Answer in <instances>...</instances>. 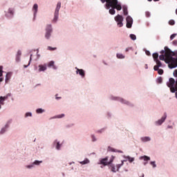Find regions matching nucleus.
Returning a JSON list of instances; mask_svg holds the SVG:
<instances>
[{
    "instance_id": "nucleus-1",
    "label": "nucleus",
    "mask_w": 177,
    "mask_h": 177,
    "mask_svg": "<svg viewBox=\"0 0 177 177\" xmlns=\"http://www.w3.org/2000/svg\"><path fill=\"white\" fill-rule=\"evenodd\" d=\"M102 3H106L104 5V8L109 10V13L111 15H114L116 13L115 9L118 11L122 10V6L118 0H100Z\"/></svg>"
},
{
    "instance_id": "nucleus-2",
    "label": "nucleus",
    "mask_w": 177,
    "mask_h": 177,
    "mask_svg": "<svg viewBox=\"0 0 177 177\" xmlns=\"http://www.w3.org/2000/svg\"><path fill=\"white\" fill-rule=\"evenodd\" d=\"M166 49V59L165 63L168 64V67L171 69L177 67V58L172 57L174 55V53L171 52L168 47Z\"/></svg>"
},
{
    "instance_id": "nucleus-3",
    "label": "nucleus",
    "mask_w": 177,
    "mask_h": 177,
    "mask_svg": "<svg viewBox=\"0 0 177 177\" xmlns=\"http://www.w3.org/2000/svg\"><path fill=\"white\" fill-rule=\"evenodd\" d=\"M114 20L118 23V26H119V28L122 27V22L124 21L122 15L118 14V15H116V17H114Z\"/></svg>"
},
{
    "instance_id": "nucleus-4",
    "label": "nucleus",
    "mask_w": 177,
    "mask_h": 177,
    "mask_svg": "<svg viewBox=\"0 0 177 177\" xmlns=\"http://www.w3.org/2000/svg\"><path fill=\"white\" fill-rule=\"evenodd\" d=\"M124 160H122L120 164L117 165L116 166H114V165H111L110 166L111 171L113 173H115L119 171V169L122 167L124 165Z\"/></svg>"
},
{
    "instance_id": "nucleus-5",
    "label": "nucleus",
    "mask_w": 177,
    "mask_h": 177,
    "mask_svg": "<svg viewBox=\"0 0 177 177\" xmlns=\"http://www.w3.org/2000/svg\"><path fill=\"white\" fill-rule=\"evenodd\" d=\"M61 6H62V3L59 2L57 5V7H56L55 11V14H54L53 21H55V22L57 21V19L59 17V11L61 8Z\"/></svg>"
},
{
    "instance_id": "nucleus-6",
    "label": "nucleus",
    "mask_w": 177,
    "mask_h": 177,
    "mask_svg": "<svg viewBox=\"0 0 177 177\" xmlns=\"http://www.w3.org/2000/svg\"><path fill=\"white\" fill-rule=\"evenodd\" d=\"M126 27L127 28H132V25L133 24V19L131 17H130V15H128V17L126 18Z\"/></svg>"
},
{
    "instance_id": "nucleus-7",
    "label": "nucleus",
    "mask_w": 177,
    "mask_h": 177,
    "mask_svg": "<svg viewBox=\"0 0 177 177\" xmlns=\"http://www.w3.org/2000/svg\"><path fill=\"white\" fill-rule=\"evenodd\" d=\"M46 30V35H45V37L46 39H49L50 37V34L52 32L51 25H48Z\"/></svg>"
},
{
    "instance_id": "nucleus-8",
    "label": "nucleus",
    "mask_w": 177,
    "mask_h": 177,
    "mask_svg": "<svg viewBox=\"0 0 177 177\" xmlns=\"http://www.w3.org/2000/svg\"><path fill=\"white\" fill-rule=\"evenodd\" d=\"M175 84H176V81L172 77L169 78V82H167L168 88L175 86Z\"/></svg>"
},
{
    "instance_id": "nucleus-9",
    "label": "nucleus",
    "mask_w": 177,
    "mask_h": 177,
    "mask_svg": "<svg viewBox=\"0 0 177 177\" xmlns=\"http://www.w3.org/2000/svg\"><path fill=\"white\" fill-rule=\"evenodd\" d=\"M167 113H165L163 116L160 118V120L156 121V123L158 124V125H161L163 122H165V119L167 118Z\"/></svg>"
},
{
    "instance_id": "nucleus-10",
    "label": "nucleus",
    "mask_w": 177,
    "mask_h": 177,
    "mask_svg": "<svg viewBox=\"0 0 177 177\" xmlns=\"http://www.w3.org/2000/svg\"><path fill=\"white\" fill-rule=\"evenodd\" d=\"M109 158H104L101 160H100V162L98 163L99 165H103L104 167H106V165H109V162H108Z\"/></svg>"
},
{
    "instance_id": "nucleus-11",
    "label": "nucleus",
    "mask_w": 177,
    "mask_h": 177,
    "mask_svg": "<svg viewBox=\"0 0 177 177\" xmlns=\"http://www.w3.org/2000/svg\"><path fill=\"white\" fill-rule=\"evenodd\" d=\"M122 9L123 10V14L124 16H127L129 15V11H128V7L126 5H124L122 6Z\"/></svg>"
},
{
    "instance_id": "nucleus-12",
    "label": "nucleus",
    "mask_w": 177,
    "mask_h": 177,
    "mask_svg": "<svg viewBox=\"0 0 177 177\" xmlns=\"http://www.w3.org/2000/svg\"><path fill=\"white\" fill-rule=\"evenodd\" d=\"M77 69V74H79L80 75H81L82 77H85V72L84 70L82 69H78V68H76Z\"/></svg>"
},
{
    "instance_id": "nucleus-13",
    "label": "nucleus",
    "mask_w": 177,
    "mask_h": 177,
    "mask_svg": "<svg viewBox=\"0 0 177 177\" xmlns=\"http://www.w3.org/2000/svg\"><path fill=\"white\" fill-rule=\"evenodd\" d=\"M12 73L11 72H8L7 73V74L6 75V83H8L10 79L12 77Z\"/></svg>"
},
{
    "instance_id": "nucleus-14",
    "label": "nucleus",
    "mask_w": 177,
    "mask_h": 177,
    "mask_svg": "<svg viewBox=\"0 0 177 177\" xmlns=\"http://www.w3.org/2000/svg\"><path fill=\"white\" fill-rule=\"evenodd\" d=\"M47 69V66L46 64L44 65H39V71H45Z\"/></svg>"
},
{
    "instance_id": "nucleus-15",
    "label": "nucleus",
    "mask_w": 177,
    "mask_h": 177,
    "mask_svg": "<svg viewBox=\"0 0 177 177\" xmlns=\"http://www.w3.org/2000/svg\"><path fill=\"white\" fill-rule=\"evenodd\" d=\"M166 48H167V46L165 47V55L161 54L159 57L160 60H161V61H165V60H166Z\"/></svg>"
},
{
    "instance_id": "nucleus-16",
    "label": "nucleus",
    "mask_w": 177,
    "mask_h": 177,
    "mask_svg": "<svg viewBox=\"0 0 177 177\" xmlns=\"http://www.w3.org/2000/svg\"><path fill=\"white\" fill-rule=\"evenodd\" d=\"M48 68H53V69H56L57 67L55 65V62L54 61H50L49 62V63L48 64Z\"/></svg>"
},
{
    "instance_id": "nucleus-17",
    "label": "nucleus",
    "mask_w": 177,
    "mask_h": 177,
    "mask_svg": "<svg viewBox=\"0 0 177 177\" xmlns=\"http://www.w3.org/2000/svg\"><path fill=\"white\" fill-rule=\"evenodd\" d=\"M54 144H56V146H55L56 149L57 150H60V148L62 147V144H60L59 142L57 141V140H55L54 141Z\"/></svg>"
},
{
    "instance_id": "nucleus-18",
    "label": "nucleus",
    "mask_w": 177,
    "mask_h": 177,
    "mask_svg": "<svg viewBox=\"0 0 177 177\" xmlns=\"http://www.w3.org/2000/svg\"><path fill=\"white\" fill-rule=\"evenodd\" d=\"M38 5L37 4H35L32 7V10L35 11L34 12V15L35 16L36 15V14L37 13V11H38Z\"/></svg>"
},
{
    "instance_id": "nucleus-19",
    "label": "nucleus",
    "mask_w": 177,
    "mask_h": 177,
    "mask_svg": "<svg viewBox=\"0 0 177 177\" xmlns=\"http://www.w3.org/2000/svg\"><path fill=\"white\" fill-rule=\"evenodd\" d=\"M90 162V160L87 158H86L83 161H80V163L82 165H86L88 164Z\"/></svg>"
},
{
    "instance_id": "nucleus-20",
    "label": "nucleus",
    "mask_w": 177,
    "mask_h": 177,
    "mask_svg": "<svg viewBox=\"0 0 177 177\" xmlns=\"http://www.w3.org/2000/svg\"><path fill=\"white\" fill-rule=\"evenodd\" d=\"M90 162V160L87 158H86L83 161H80V163L82 165H86L88 164Z\"/></svg>"
},
{
    "instance_id": "nucleus-21",
    "label": "nucleus",
    "mask_w": 177,
    "mask_h": 177,
    "mask_svg": "<svg viewBox=\"0 0 177 177\" xmlns=\"http://www.w3.org/2000/svg\"><path fill=\"white\" fill-rule=\"evenodd\" d=\"M153 57L155 62L158 60V53H153Z\"/></svg>"
},
{
    "instance_id": "nucleus-22",
    "label": "nucleus",
    "mask_w": 177,
    "mask_h": 177,
    "mask_svg": "<svg viewBox=\"0 0 177 177\" xmlns=\"http://www.w3.org/2000/svg\"><path fill=\"white\" fill-rule=\"evenodd\" d=\"M141 159H143L144 161H149V160L151 159L150 157L144 156L140 158Z\"/></svg>"
},
{
    "instance_id": "nucleus-23",
    "label": "nucleus",
    "mask_w": 177,
    "mask_h": 177,
    "mask_svg": "<svg viewBox=\"0 0 177 177\" xmlns=\"http://www.w3.org/2000/svg\"><path fill=\"white\" fill-rule=\"evenodd\" d=\"M117 57L119 58V59H124L125 58L124 55H122V53H118L116 55Z\"/></svg>"
},
{
    "instance_id": "nucleus-24",
    "label": "nucleus",
    "mask_w": 177,
    "mask_h": 177,
    "mask_svg": "<svg viewBox=\"0 0 177 177\" xmlns=\"http://www.w3.org/2000/svg\"><path fill=\"white\" fill-rule=\"evenodd\" d=\"M170 91L171 92V93H176V87L175 86H171L169 87Z\"/></svg>"
},
{
    "instance_id": "nucleus-25",
    "label": "nucleus",
    "mask_w": 177,
    "mask_h": 177,
    "mask_svg": "<svg viewBox=\"0 0 177 177\" xmlns=\"http://www.w3.org/2000/svg\"><path fill=\"white\" fill-rule=\"evenodd\" d=\"M15 13V11L13 8H9L8 10V14H10L11 16H13Z\"/></svg>"
},
{
    "instance_id": "nucleus-26",
    "label": "nucleus",
    "mask_w": 177,
    "mask_h": 177,
    "mask_svg": "<svg viewBox=\"0 0 177 177\" xmlns=\"http://www.w3.org/2000/svg\"><path fill=\"white\" fill-rule=\"evenodd\" d=\"M47 50H50V51L55 50H57V47L53 48V47H51V46H48Z\"/></svg>"
},
{
    "instance_id": "nucleus-27",
    "label": "nucleus",
    "mask_w": 177,
    "mask_h": 177,
    "mask_svg": "<svg viewBox=\"0 0 177 177\" xmlns=\"http://www.w3.org/2000/svg\"><path fill=\"white\" fill-rule=\"evenodd\" d=\"M155 62L156 63L157 66H158L159 68L162 66V63L160 60L158 59L155 61Z\"/></svg>"
},
{
    "instance_id": "nucleus-28",
    "label": "nucleus",
    "mask_w": 177,
    "mask_h": 177,
    "mask_svg": "<svg viewBox=\"0 0 177 177\" xmlns=\"http://www.w3.org/2000/svg\"><path fill=\"white\" fill-rule=\"evenodd\" d=\"M130 37L131 38V39H132L133 41H135V39H136V35H134V34H131V35H130Z\"/></svg>"
},
{
    "instance_id": "nucleus-29",
    "label": "nucleus",
    "mask_w": 177,
    "mask_h": 177,
    "mask_svg": "<svg viewBox=\"0 0 177 177\" xmlns=\"http://www.w3.org/2000/svg\"><path fill=\"white\" fill-rule=\"evenodd\" d=\"M150 140H151V138H149V137H146V138H142V141H144V142H149Z\"/></svg>"
},
{
    "instance_id": "nucleus-30",
    "label": "nucleus",
    "mask_w": 177,
    "mask_h": 177,
    "mask_svg": "<svg viewBox=\"0 0 177 177\" xmlns=\"http://www.w3.org/2000/svg\"><path fill=\"white\" fill-rule=\"evenodd\" d=\"M65 116L64 113L57 115V116L55 117L54 118H62Z\"/></svg>"
},
{
    "instance_id": "nucleus-31",
    "label": "nucleus",
    "mask_w": 177,
    "mask_h": 177,
    "mask_svg": "<svg viewBox=\"0 0 177 177\" xmlns=\"http://www.w3.org/2000/svg\"><path fill=\"white\" fill-rule=\"evenodd\" d=\"M40 163H42V160H41V161L35 160V162H34V165H39Z\"/></svg>"
},
{
    "instance_id": "nucleus-32",
    "label": "nucleus",
    "mask_w": 177,
    "mask_h": 177,
    "mask_svg": "<svg viewBox=\"0 0 177 177\" xmlns=\"http://www.w3.org/2000/svg\"><path fill=\"white\" fill-rule=\"evenodd\" d=\"M115 159L114 156H112L110 160L108 162V165H111V163L113 162V160Z\"/></svg>"
},
{
    "instance_id": "nucleus-33",
    "label": "nucleus",
    "mask_w": 177,
    "mask_h": 177,
    "mask_svg": "<svg viewBox=\"0 0 177 177\" xmlns=\"http://www.w3.org/2000/svg\"><path fill=\"white\" fill-rule=\"evenodd\" d=\"M169 24L171 25V26L174 25L175 24V21L173 20V19L169 20Z\"/></svg>"
},
{
    "instance_id": "nucleus-34",
    "label": "nucleus",
    "mask_w": 177,
    "mask_h": 177,
    "mask_svg": "<svg viewBox=\"0 0 177 177\" xmlns=\"http://www.w3.org/2000/svg\"><path fill=\"white\" fill-rule=\"evenodd\" d=\"M157 82L158 83V84H161L162 82V78L160 77H158V79H157Z\"/></svg>"
},
{
    "instance_id": "nucleus-35",
    "label": "nucleus",
    "mask_w": 177,
    "mask_h": 177,
    "mask_svg": "<svg viewBox=\"0 0 177 177\" xmlns=\"http://www.w3.org/2000/svg\"><path fill=\"white\" fill-rule=\"evenodd\" d=\"M120 101L124 103V104H129V101H127V100H124L123 99H120Z\"/></svg>"
},
{
    "instance_id": "nucleus-36",
    "label": "nucleus",
    "mask_w": 177,
    "mask_h": 177,
    "mask_svg": "<svg viewBox=\"0 0 177 177\" xmlns=\"http://www.w3.org/2000/svg\"><path fill=\"white\" fill-rule=\"evenodd\" d=\"M150 164L153 166V168H156V165L155 161H151V162H150Z\"/></svg>"
},
{
    "instance_id": "nucleus-37",
    "label": "nucleus",
    "mask_w": 177,
    "mask_h": 177,
    "mask_svg": "<svg viewBox=\"0 0 177 177\" xmlns=\"http://www.w3.org/2000/svg\"><path fill=\"white\" fill-rule=\"evenodd\" d=\"M158 73L159 75H163L164 71L162 70V69H159V70L158 71Z\"/></svg>"
},
{
    "instance_id": "nucleus-38",
    "label": "nucleus",
    "mask_w": 177,
    "mask_h": 177,
    "mask_svg": "<svg viewBox=\"0 0 177 177\" xmlns=\"http://www.w3.org/2000/svg\"><path fill=\"white\" fill-rule=\"evenodd\" d=\"M133 50L132 47H127L125 48V52H129V50Z\"/></svg>"
},
{
    "instance_id": "nucleus-39",
    "label": "nucleus",
    "mask_w": 177,
    "mask_h": 177,
    "mask_svg": "<svg viewBox=\"0 0 177 177\" xmlns=\"http://www.w3.org/2000/svg\"><path fill=\"white\" fill-rule=\"evenodd\" d=\"M3 102H4L3 97L1 96L0 97V104H3Z\"/></svg>"
},
{
    "instance_id": "nucleus-40",
    "label": "nucleus",
    "mask_w": 177,
    "mask_h": 177,
    "mask_svg": "<svg viewBox=\"0 0 177 177\" xmlns=\"http://www.w3.org/2000/svg\"><path fill=\"white\" fill-rule=\"evenodd\" d=\"M44 111V110H42V109H37V111H36V112L37 113H43Z\"/></svg>"
},
{
    "instance_id": "nucleus-41",
    "label": "nucleus",
    "mask_w": 177,
    "mask_h": 177,
    "mask_svg": "<svg viewBox=\"0 0 177 177\" xmlns=\"http://www.w3.org/2000/svg\"><path fill=\"white\" fill-rule=\"evenodd\" d=\"M173 75H174V77H177V70H175V71L173 72Z\"/></svg>"
},
{
    "instance_id": "nucleus-42",
    "label": "nucleus",
    "mask_w": 177,
    "mask_h": 177,
    "mask_svg": "<svg viewBox=\"0 0 177 177\" xmlns=\"http://www.w3.org/2000/svg\"><path fill=\"white\" fill-rule=\"evenodd\" d=\"M108 151H115V150L113 149V148H112V147H108Z\"/></svg>"
},
{
    "instance_id": "nucleus-43",
    "label": "nucleus",
    "mask_w": 177,
    "mask_h": 177,
    "mask_svg": "<svg viewBox=\"0 0 177 177\" xmlns=\"http://www.w3.org/2000/svg\"><path fill=\"white\" fill-rule=\"evenodd\" d=\"M145 15H146L147 17H149L151 16V13L147 11V12H145Z\"/></svg>"
},
{
    "instance_id": "nucleus-44",
    "label": "nucleus",
    "mask_w": 177,
    "mask_h": 177,
    "mask_svg": "<svg viewBox=\"0 0 177 177\" xmlns=\"http://www.w3.org/2000/svg\"><path fill=\"white\" fill-rule=\"evenodd\" d=\"M128 159H129V161L130 162H133V161H134V158H130V157H128Z\"/></svg>"
},
{
    "instance_id": "nucleus-45",
    "label": "nucleus",
    "mask_w": 177,
    "mask_h": 177,
    "mask_svg": "<svg viewBox=\"0 0 177 177\" xmlns=\"http://www.w3.org/2000/svg\"><path fill=\"white\" fill-rule=\"evenodd\" d=\"M153 69H154L155 71H158V70H159L158 66V65H155L154 67H153Z\"/></svg>"
},
{
    "instance_id": "nucleus-46",
    "label": "nucleus",
    "mask_w": 177,
    "mask_h": 177,
    "mask_svg": "<svg viewBox=\"0 0 177 177\" xmlns=\"http://www.w3.org/2000/svg\"><path fill=\"white\" fill-rule=\"evenodd\" d=\"M176 37V34H172L170 37L171 39H173L174 38H175Z\"/></svg>"
},
{
    "instance_id": "nucleus-47",
    "label": "nucleus",
    "mask_w": 177,
    "mask_h": 177,
    "mask_svg": "<svg viewBox=\"0 0 177 177\" xmlns=\"http://www.w3.org/2000/svg\"><path fill=\"white\" fill-rule=\"evenodd\" d=\"M17 56H21V50L17 51Z\"/></svg>"
},
{
    "instance_id": "nucleus-48",
    "label": "nucleus",
    "mask_w": 177,
    "mask_h": 177,
    "mask_svg": "<svg viewBox=\"0 0 177 177\" xmlns=\"http://www.w3.org/2000/svg\"><path fill=\"white\" fill-rule=\"evenodd\" d=\"M28 116L31 117L32 116V113H26V117H28Z\"/></svg>"
},
{
    "instance_id": "nucleus-49",
    "label": "nucleus",
    "mask_w": 177,
    "mask_h": 177,
    "mask_svg": "<svg viewBox=\"0 0 177 177\" xmlns=\"http://www.w3.org/2000/svg\"><path fill=\"white\" fill-rule=\"evenodd\" d=\"M145 53H146V55H148V56H150V55H151V53H150V51H149V50H147V51L145 52Z\"/></svg>"
},
{
    "instance_id": "nucleus-50",
    "label": "nucleus",
    "mask_w": 177,
    "mask_h": 177,
    "mask_svg": "<svg viewBox=\"0 0 177 177\" xmlns=\"http://www.w3.org/2000/svg\"><path fill=\"white\" fill-rule=\"evenodd\" d=\"M32 55L31 54L30 57L29 64L28 66H29L30 64V62L32 61Z\"/></svg>"
},
{
    "instance_id": "nucleus-51",
    "label": "nucleus",
    "mask_w": 177,
    "mask_h": 177,
    "mask_svg": "<svg viewBox=\"0 0 177 177\" xmlns=\"http://www.w3.org/2000/svg\"><path fill=\"white\" fill-rule=\"evenodd\" d=\"M91 138H92L93 142L96 141V139H95L94 135H92Z\"/></svg>"
},
{
    "instance_id": "nucleus-52",
    "label": "nucleus",
    "mask_w": 177,
    "mask_h": 177,
    "mask_svg": "<svg viewBox=\"0 0 177 177\" xmlns=\"http://www.w3.org/2000/svg\"><path fill=\"white\" fill-rule=\"evenodd\" d=\"M3 66H0V72L3 73Z\"/></svg>"
},
{
    "instance_id": "nucleus-53",
    "label": "nucleus",
    "mask_w": 177,
    "mask_h": 177,
    "mask_svg": "<svg viewBox=\"0 0 177 177\" xmlns=\"http://www.w3.org/2000/svg\"><path fill=\"white\" fill-rule=\"evenodd\" d=\"M175 88H176V92H177V79L176 80Z\"/></svg>"
},
{
    "instance_id": "nucleus-54",
    "label": "nucleus",
    "mask_w": 177,
    "mask_h": 177,
    "mask_svg": "<svg viewBox=\"0 0 177 177\" xmlns=\"http://www.w3.org/2000/svg\"><path fill=\"white\" fill-rule=\"evenodd\" d=\"M3 97V101L7 100V99L8 98V95H6V97Z\"/></svg>"
},
{
    "instance_id": "nucleus-55",
    "label": "nucleus",
    "mask_w": 177,
    "mask_h": 177,
    "mask_svg": "<svg viewBox=\"0 0 177 177\" xmlns=\"http://www.w3.org/2000/svg\"><path fill=\"white\" fill-rule=\"evenodd\" d=\"M173 44L176 45L177 44V40H174L173 41Z\"/></svg>"
},
{
    "instance_id": "nucleus-56",
    "label": "nucleus",
    "mask_w": 177,
    "mask_h": 177,
    "mask_svg": "<svg viewBox=\"0 0 177 177\" xmlns=\"http://www.w3.org/2000/svg\"><path fill=\"white\" fill-rule=\"evenodd\" d=\"M32 165H28L27 166V168H28V169H30V168H32Z\"/></svg>"
},
{
    "instance_id": "nucleus-57",
    "label": "nucleus",
    "mask_w": 177,
    "mask_h": 177,
    "mask_svg": "<svg viewBox=\"0 0 177 177\" xmlns=\"http://www.w3.org/2000/svg\"><path fill=\"white\" fill-rule=\"evenodd\" d=\"M160 53H161L162 55H163V54L165 53V50H161V51H160Z\"/></svg>"
},
{
    "instance_id": "nucleus-58",
    "label": "nucleus",
    "mask_w": 177,
    "mask_h": 177,
    "mask_svg": "<svg viewBox=\"0 0 177 177\" xmlns=\"http://www.w3.org/2000/svg\"><path fill=\"white\" fill-rule=\"evenodd\" d=\"M3 82V78H0V83Z\"/></svg>"
},
{
    "instance_id": "nucleus-59",
    "label": "nucleus",
    "mask_w": 177,
    "mask_h": 177,
    "mask_svg": "<svg viewBox=\"0 0 177 177\" xmlns=\"http://www.w3.org/2000/svg\"><path fill=\"white\" fill-rule=\"evenodd\" d=\"M3 75V72H0V77H2Z\"/></svg>"
},
{
    "instance_id": "nucleus-60",
    "label": "nucleus",
    "mask_w": 177,
    "mask_h": 177,
    "mask_svg": "<svg viewBox=\"0 0 177 177\" xmlns=\"http://www.w3.org/2000/svg\"><path fill=\"white\" fill-rule=\"evenodd\" d=\"M55 96H56V99H57V100H58V99H60V98H61V97H57V94H56V95H55Z\"/></svg>"
},
{
    "instance_id": "nucleus-61",
    "label": "nucleus",
    "mask_w": 177,
    "mask_h": 177,
    "mask_svg": "<svg viewBox=\"0 0 177 177\" xmlns=\"http://www.w3.org/2000/svg\"><path fill=\"white\" fill-rule=\"evenodd\" d=\"M1 132H2V133H3V132H5L4 129H2Z\"/></svg>"
},
{
    "instance_id": "nucleus-62",
    "label": "nucleus",
    "mask_w": 177,
    "mask_h": 177,
    "mask_svg": "<svg viewBox=\"0 0 177 177\" xmlns=\"http://www.w3.org/2000/svg\"><path fill=\"white\" fill-rule=\"evenodd\" d=\"M175 97L177 98V92L175 93Z\"/></svg>"
},
{
    "instance_id": "nucleus-63",
    "label": "nucleus",
    "mask_w": 177,
    "mask_h": 177,
    "mask_svg": "<svg viewBox=\"0 0 177 177\" xmlns=\"http://www.w3.org/2000/svg\"><path fill=\"white\" fill-rule=\"evenodd\" d=\"M28 67V66H26V65H24V68H27Z\"/></svg>"
},
{
    "instance_id": "nucleus-64",
    "label": "nucleus",
    "mask_w": 177,
    "mask_h": 177,
    "mask_svg": "<svg viewBox=\"0 0 177 177\" xmlns=\"http://www.w3.org/2000/svg\"><path fill=\"white\" fill-rule=\"evenodd\" d=\"M176 14L177 15V8H176Z\"/></svg>"
}]
</instances>
